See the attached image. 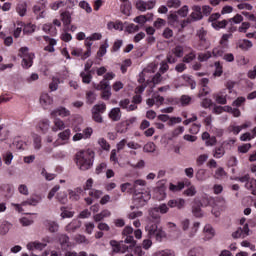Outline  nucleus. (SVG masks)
<instances>
[{
    "mask_svg": "<svg viewBox=\"0 0 256 256\" xmlns=\"http://www.w3.org/2000/svg\"><path fill=\"white\" fill-rule=\"evenodd\" d=\"M177 14H178L180 17H187V15L189 14V6L184 5L182 8H180V9L177 11Z\"/></svg>",
    "mask_w": 256,
    "mask_h": 256,
    "instance_id": "nucleus-62",
    "label": "nucleus"
},
{
    "mask_svg": "<svg viewBox=\"0 0 256 256\" xmlns=\"http://www.w3.org/2000/svg\"><path fill=\"white\" fill-rule=\"evenodd\" d=\"M45 247H47V243H41L38 241L29 242L27 244V249L29 251H33V249H36L37 251H43V249H45Z\"/></svg>",
    "mask_w": 256,
    "mask_h": 256,
    "instance_id": "nucleus-23",
    "label": "nucleus"
},
{
    "mask_svg": "<svg viewBox=\"0 0 256 256\" xmlns=\"http://www.w3.org/2000/svg\"><path fill=\"white\" fill-rule=\"evenodd\" d=\"M88 195L89 197L85 198L84 201L87 205H93V199H99L103 195V191L91 189Z\"/></svg>",
    "mask_w": 256,
    "mask_h": 256,
    "instance_id": "nucleus-12",
    "label": "nucleus"
},
{
    "mask_svg": "<svg viewBox=\"0 0 256 256\" xmlns=\"http://www.w3.org/2000/svg\"><path fill=\"white\" fill-rule=\"evenodd\" d=\"M152 20H153V14L140 15L134 18V23H138L139 25H145L146 21H152Z\"/></svg>",
    "mask_w": 256,
    "mask_h": 256,
    "instance_id": "nucleus-31",
    "label": "nucleus"
},
{
    "mask_svg": "<svg viewBox=\"0 0 256 256\" xmlns=\"http://www.w3.org/2000/svg\"><path fill=\"white\" fill-rule=\"evenodd\" d=\"M167 206L170 207V209H185V199L183 198H177V199H171L168 201Z\"/></svg>",
    "mask_w": 256,
    "mask_h": 256,
    "instance_id": "nucleus-11",
    "label": "nucleus"
},
{
    "mask_svg": "<svg viewBox=\"0 0 256 256\" xmlns=\"http://www.w3.org/2000/svg\"><path fill=\"white\" fill-rule=\"evenodd\" d=\"M39 201H41V198H29L26 201H23L21 204H13V205L16 211H18V213H23V207L27 205H31L32 207H35L37 206Z\"/></svg>",
    "mask_w": 256,
    "mask_h": 256,
    "instance_id": "nucleus-9",
    "label": "nucleus"
},
{
    "mask_svg": "<svg viewBox=\"0 0 256 256\" xmlns=\"http://www.w3.org/2000/svg\"><path fill=\"white\" fill-rule=\"evenodd\" d=\"M43 39L48 43V45L44 47V51H47L48 53H55V45H57V41L49 36H43Z\"/></svg>",
    "mask_w": 256,
    "mask_h": 256,
    "instance_id": "nucleus-18",
    "label": "nucleus"
},
{
    "mask_svg": "<svg viewBox=\"0 0 256 256\" xmlns=\"http://www.w3.org/2000/svg\"><path fill=\"white\" fill-rule=\"evenodd\" d=\"M238 49H241L242 51H249L251 47H253V42L251 40L244 39L237 44Z\"/></svg>",
    "mask_w": 256,
    "mask_h": 256,
    "instance_id": "nucleus-32",
    "label": "nucleus"
},
{
    "mask_svg": "<svg viewBox=\"0 0 256 256\" xmlns=\"http://www.w3.org/2000/svg\"><path fill=\"white\" fill-rule=\"evenodd\" d=\"M60 17L64 27H69L71 25V14L69 12H62Z\"/></svg>",
    "mask_w": 256,
    "mask_h": 256,
    "instance_id": "nucleus-40",
    "label": "nucleus"
},
{
    "mask_svg": "<svg viewBox=\"0 0 256 256\" xmlns=\"http://www.w3.org/2000/svg\"><path fill=\"white\" fill-rule=\"evenodd\" d=\"M231 34H223L220 39L219 45L213 48V57H224L225 52L229 49V38Z\"/></svg>",
    "mask_w": 256,
    "mask_h": 256,
    "instance_id": "nucleus-3",
    "label": "nucleus"
},
{
    "mask_svg": "<svg viewBox=\"0 0 256 256\" xmlns=\"http://www.w3.org/2000/svg\"><path fill=\"white\" fill-rule=\"evenodd\" d=\"M191 101H193V98H191V96L182 95L179 100L176 99L174 101V104L179 105V103H180L182 107H187V106L191 105Z\"/></svg>",
    "mask_w": 256,
    "mask_h": 256,
    "instance_id": "nucleus-25",
    "label": "nucleus"
},
{
    "mask_svg": "<svg viewBox=\"0 0 256 256\" xmlns=\"http://www.w3.org/2000/svg\"><path fill=\"white\" fill-rule=\"evenodd\" d=\"M192 213L194 217H202L203 213L201 212V206L200 205H194L192 207Z\"/></svg>",
    "mask_w": 256,
    "mask_h": 256,
    "instance_id": "nucleus-63",
    "label": "nucleus"
},
{
    "mask_svg": "<svg viewBox=\"0 0 256 256\" xmlns=\"http://www.w3.org/2000/svg\"><path fill=\"white\" fill-rule=\"evenodd\" d=\"M209 78H202L200 80V90L198 93V97H207L211 93V88H209Z\"/></svg>",
    "mask_w": 256,
    "mask_h": 256,
    "instance_id": "nucleus-10",
    "label": "nucleus"
},
{
    "mask_svg": "<svg viewBox=\"0 0 256 256\" xmlns=\"http://www.w3.org/2000/svg\"><path fill=\"white\" fill-rule=\"evenodd\" d=\"M110 245L113 248V253H125L129 249V246H121V243L117 242V240H111Z\"/></svg>",
    "mask_w": 256,
    "mask_h": 256,
    "instance_id": "nucleus-21",
    "label": "nucleus"
},
{
    "mask_svg": "<svg viewBox=\"0 0 256 256\" xmlns=\"http://www.w3.org/2000/svg\"><path fill=\"white\" fill-rule=\"evenodd\" d=\"M212 155L215 159H221V157L225 156V146L223 144L216 146L212 150Z\"/></svg>",
    "mask_w": 256,
    "mask_h": 256,
    "instance_id": "nucleus-26",
    "label": "nucleus"
},
{
    "mask_svg": "<svg viewBox=\"0 0 256 256\" xmlns=\"http://www.w3.org/2000/svg\"><path fill=\"white\" fill-rule=\"evenodd\" d=\"M69 115H71V112L64 107H60L51 112L52 117H69Z\"/></svg>",
    "mask_w": 256,
    "mask_h": 256,
    "instance_id": "nucleus-24",
    "label": "nucleus"
},
{
    "mask_svg": "<svg viewBox=\"0 0 256 256\" xmlns=\"http://www.w3.org/2000/svg\"><path fill=\"white\" fill-rule=\"evenodd\" d=\"M18 57H21V59H25L27 57H35V54L29 53L28 47H21L18 52Z\"/></svg>",
    "mask_w": 256,
    "mask_h": 256,
    "instance_id": "nucleus-41",
    "label": "nucleus"
},
{
    "mask_svg": "<svg viewBox=\"0 0 256 256\" xmlns=\"http://www.w3.org/2000/svg\"><path fill=\"white\" fill-rule=\"evenodd\" d=\"M163 103H165V98L161 95H159V93L154 92L151 96V98H148L146 100V104L148 105V107H153L156 106L157 109H159V107H161V105H163Z\"/></svg>",
    "mask_w": 256,
    "mask_h": 256,
    "instance_id": "nucleus-7",
    "label": "nucleus"
},
{
    "mask_svg": "<svg viewBox=\"0 0 256 256\" xmlns=\"http://www.w3.org/2000/svg\"><path fill=\"white\" fill-rule=\"evenodd\" d=\"M204 233H206L205 239H207V241L215 237V229L213 228V226H211V224L205 225Z\"/></svg>",
    "mask_w": 256,
    "mask_h": 256,
    "instance_id": "nucleus-36",
    "label": "nucleus"
},
{
    "mask_svg": "<svg viewBox=\"0 0 256 256\" xmlns=\"http://www.w3.org/2000/svg\"><path fill=\"white\" fill-rule=\"evenodd\" d=\"M229 133H233V135H239L241 133V126H236L235 124H231L228 127Z\"/></svg>",
    "mask_w": 256,
    "mask_h": 256,
    "instance_id": "nucleus-59",
    "label": "nucleus"
},
{
    "mask_svg": "<svg viewBox=\"0 0 256 256\" xmlns=\"http://www.w3.org/2000/svg\"><path fill=\"white\" fill-rule=\"evenodd\" d=\"M35 56H26V58H22V67L23 69H29L33 67V59Z\"/></svg>",
    "mask_w": 256,
    "mask_h": 256,
    "instance_id": "nucleus-42",
    "label": "nucleus"
},
{
    "mask_svg": "<svg viewBox=\"0 0 256 256\" xmlns=\"http://www.w3.org/2000/svg\"><path fill=\"white\" fill-rule=\"evenodd\" d=\"M60 83L61 81L59 80V78H53L52 82L49 84L50 91H57V89H59Z\"/></svg>",
    "mask_w": 256,
    "mask_h": 256,
    "instance_id": "nucleus-58",
    "label": "nucleus"
},
{
    "mask_svg": "<svg viewBox=\"0 0 256 256\" xmlns=\"http://www.w3.org/2000/svg\"><path fill=\"white\" fill-rule=\"evenodd\" d=\"M44 225L47 227L50 233H57L59 231V224L55 221L47 220Z\"/></svg>",
    "mask_w": 256,
    "mask_h": 256,
    "instance_id": "nucleus-33",
    "label": "nucleus"
},
{
    "mask_svg": "<svg viewBox=\"0 0 256 256\" xmlns=\"http://www.w3.org/2000/svg\"><path fill=\"white\" fill-rule=\"evenodd\" d=\"M97 99V96L94 94L93 91H88L86 93V100L89 105H93Z\"/></svg>",
    "mask_w": 256,
    "mask_h": 256,
    "instance_id": "nucleus-56",
    "label": "nucleus"
},
{
    "mask_svg": "<svg viewBox=\"0 0 256 256\" xmlns=\"http://www.w3.org/2000/svg\"><path fill=\"white\" fill-rule=\"evenodd\" d=\"M209 177V175H207V170L206 169H199L196 174H195V178L197 179V181H207V178Z\"/></svg>",
    "mask_w": 256,
    "mask_h": 256,
    "instance_id": "nucleus-39",
    "label": "nucleus"
},
{
    "mask_svg": "<svg viewBox=\"0 0 256 256\" xmlns=\"http://www.w3.org/2000/svg\"><path fill=\"white\" fill-rule=\"evenodd\" d=\"M40 105L44 109H48L49 105H53V97L49 96L48 93H42L40 96Z\"/></svg>",
    "mask_w": 256,
    "mask_h": 256,
    "instance_id": "nucleus-20",
    "label": "nucleus"
},
{
    "mask_svg": "<svg viewBox=\"0 0 256 256\" xmlns=\"http://www.w3.org/2000/svg\"><path fill=\"white\" fill-rule=\"evenodd\" d=\"M246 189H249L250 191H256V180L254 178L248 179V181L245 184Z\"/></svg>",
    "mask_w": 256,
    "mask_h": 256,
    "instance_id": "nucleus-55",
    "label": "nucleus"
},
{
    "mask_svg": "<svg viewBox=\"0 0 256 256\" xmlns=\"http://www.w3.org/2000/svg\"><path fill=\"white\" fill-rule=\"evenodd\" d=\"M213 99L218 103V105H227V91L222 90L220 92L213 94Z\"/></svg>",
    "mask_w": 256,
    "mask_h": 256,
    "instance_id": "nucleus-16",
    "label": "nucleus"
},
{
    "mask_svg": "<svg viewBox=\"0 0 256 256\" xmlns=\"http://www.w3.org/2000/svg\"><path fill=\"white\" fill-rule=\"evenodd\" d=\"M149 221L161 223V214L157 207L149 210Z\"/></svg>",
    "mask_w": 256,
    "mask_h": 256,
    "instance_id": "nucleus-22",
    "label": "nucleus"
},
{
    "mask_svg": "<svg viewBox=\"0 0 256 256\" xmlns=\"http://www.w3.org/2000/svg\"><path fill=\"white\" fill-rule=\"evenodd\" d=\"M185 131V127L179 126L175 128L172 133L171 137L169 138L170 140L175 139V137H179V135H182V133Z\"/></svg>",
    "mask_w": 256,
    "mask_h": 256,
    "instance_id": "nucleus-51",
    "label": "nucleus"
},
{
    "mask_svg": "<svg viewBox=\"0 0 256 256\" xmlns=\"http://www.w3.org/2000/svg\"><path fill=\"white\" fill-rule=\"evenodd\" d=\"M82 135L84 139H91V135H93V128L87 127L83 130Z\"/></svg>",
    "mask_w": 256,
    "mask_h": 256,
    "instance_id": "nucleus-64",
    "label": "nucleus"
},
{
    "mask_svg": "<svg viewBox=\"0 0 256 256\" xmlns=\"http://www.w3.org/2000/svg\"><path fill=\"white\" fill-rule=\"evenodd\" d=\"M145 231H147L150 239H155L158 243H161L167 237V234L157 222L148 221Z\"/></svg>",
    "mask_w": 256,
    "mask_h": 256,
    "instance_id": "nucleus-2",
    "label": "nucleus"
},
{
    "mask_svg": "<svg viewBox=\"0 0 256 256\" xmlns=\"http://www.w3.org/2000/svg\"><path fill=\"white\" fill-rule=\"evenodd\" d=\"M0 189L3 191V195L6 199H10V197L13 196V186L11 184H3Z\"/></svg>",
    "mask_w": 256,
    "mask_h": 256,
    "instance_id": "nucleus-30",
    "label": "nucleus"
},
{
    "mask_svg": "<svg viewBox=\"0 0 256 256\" xmlns=\"http://www.w3.org/2000/svg\"><path fill=\"white\" fill-rule=\"evenodd\" d=\"M133 199L134 205H136V207H145L147 201L151 199V194H149L147 191L137 192V190H135Z\"/></svg>",
    "mask_w": 256,
    "mask_h": 256,
    "instance_id": "nucleus-5",
    "label": "nucleus"
},
{
    "mask_svg": "<svg viewBox=\"0 0 256 256\" xmlns=\"http://www.w3.org/2000/svg\"><path fill=\"white\" fill-rule=\"evenodd\" d=\"M108 117L111 121H121V108H113Z\"/></svg>",
    "mask_w": 256,
    "mask_h": 256,
    "instance_id": "nucleus-29",
    "label": "nucleus"
},
{
    "mask_svg": "<svg viewBox=\"0 0 256 256\" xmlns=\"http://www.w3.org/2000/svg\"><path fill=\"white\" fill-rule=\"evenodd\" d=\"M95 152L93 150H81L75 155L76 165L80 171H88L93 167Z\"/></svg>",
    "mask_w": 256,
    "mask_h": 256,
    "instance_id": "nucleus-1",
    "label": "nucleus"
},
{
    "mask_svg": "<svg viewBox=\"0 0 256 256\" xmlns=\"http://www.w3.org/2000/svg\"><path fill=\"white\" fill-rule=\"evenodd\" d=\"M112 79H115V73L108 72L104 75V78L100 81L99 85L105 89L106 87H109V81H112Z\"/></svg>",
    "mask_w": 256,
    "mask_h": 256,
    "instance_id": "nucleus-28",
    "label": "nucleus"
},
{
    "mask_svg": "<svg viewBox=\"0 0 256 256\" xmlns=\"http://www.w3.org/2000/svg\"><path fill=\"white\" fill-rule=\"evenodd\" d=\"M122 235L126 237L124 243H127L130 249H133V247L137 245V241H135V238L133 237V227L126 226L122 231Z\"/></svg>",
    "mask_w": 256,
    "mask_h": 256,
    "instance_id": "nucleus-6",
    "label": "nucleus"
},
{
    "mask_svg": "<svg viewBox=\"0 0 256 256\" xmlns=\"http://www.w3.org/2000/svg\"><path fill=\"white\" fill-rule=\"evenodd\" d=\"M2 157L5 165H11L13 161V153L11 151H7L2 155Z\"/></svg>",
    "mask_w": 256,
    "mask_h": 256,
    "instance_id": "nucleus-50",
    "label": "nucleus"
},
{
    "mask_svg": "<svg viewBox=\"0 0 256 256\" xmlns=\"http://www.w3.org/2000/svg\"><path fill=\"white\" fill-rule=\"evenodd\" d=\"M230 25L236 24L239 25V23H243V16L241 14H236L233 18L228 19Z\"/></svg>",
    "mask_w": 256,
    "mask_h": 256,
    "instance_id": "nucleus-57",
    "label": "nucleus"
},
{
    "mask_svg": "<svg viewBox=\"0 0 256 256\" xmlns=\"http://www.w3.org/2000/svg\"><path fill=\"white\" fill-rule=\"evenodd\" d=\"M94 87L98 91H102V99H104L105 101H109V99L111 98V86H107L106 88H104L103 86H101V84H94Z\"/></svg>",
    "mask_w": 256,
    "mask_h": 256,
    "instance_id": "nucleus-19",
    "label": "nucleus"
},
{
    "mask_svg": "<svg viewBox=\"0 0 256 256\" xmlns=\"http://www.w3.org/2000/svg\"><path fill=\"white\" fill-rule=\"evenodd\" d=\"M80 77L82 79V83H84L85 85H89V83H91V81H93V75L92 72H81L80 73Z\"/></svg>",
    "mask_w": 256,
    "mask_h": 256,
    "instance_id": "nucleus-38",
    "label": "nucleus"
},
{
    "mask_svg": "<svg viewBox=\"0 0 256 256\" xmlns=\"http://www.w3.org/2000/svg\"><path fill=\"white\" fill-rule=\"evenodd\" d=\"M184 48L181 45H177L175 48L172 49V55H174L177 58L183 57Z\"/></svg>",
    "mask_w": 256,
    "mask_h": 256,
    "instance_id": "nucleus-48",
    "label": "nucleus"
},
{
    "mask_svg": "<svg viewBox=\"0 0 256 256\" xmlns=\"http://www.w3.org/2000/svg\"><path fill=\"white\" fill-rule=\"evenodd\" d=\"M225 175H227V173L225 172V169H223V167H219L216 171H215V179H222V177H225Z\"/></svg>",
    "mask_w": 256,
    "mask_h": 256,
    "instance_id": "nucleus-60",
    "label": "nucleus"
},
{
    "mask_svg": "<svg viewBox=\"0 0 256 256\" xmlns=\"http://www.w3.org/2000/svg\"><path fill=\"white\" fill-rule=\"evenodd\" d=\"M16 11L18 15H20V17H25V15H27V3L22 2L18 4L16 7Z\"/></svg>",
    "mask_w": 256,
    "mask_h": 256,
    "instance_id": "nucleus-43",
    "label": "nucleus"
},
{
    "mask_svg": "<svg viewBox=\"0 0 256 256\" xmlns=\"http://www.w3.org/2000/svg\"><path fill=\"white\" fill-rule=\"evenodd\" d=\"M81 227V222L79 220H73L71 223H69L66 226V231L68 233H74V231H77Z\"/></svg>",
    "mask_w": 256,
    "mask_h": 256,
    "instance_id": "nucleus-35",
    "label": "nucleus"
},
{
    "mask_svg": "<svg viewBox=\"0 0 256 256\" xmlns=\"http://www.w3.org/2000/svg\"><path fill=\"white\" fill-rule=\"evenodd\" d=\"M107 49H109V41L106 39L97 52L98 57H104L107 53Z\"/></svg>",
    "mask_w": 256,
    "mask_h": 256,
    "instance_id": "nucleus-45",
    "label": "nucleus"
},
{
    "mask_svg": "<svg viewBox=\"0 0 256 256\" xmlns=\"http://www.w3.org/2000/svg\"><path fill=\"white\" fill-rule=\"evenodd\" d=\"M196 57H197V54L195 50H191L190 53L186 54L183 57V63H191V61H195Z\"/></svg>",
    "mask_w": 256,
    "mask_h": 256,
    "instance_id": "nucleus-47",
    "label": "nucleus"
},
{
    "mask_svg": "<svg viewBox=\"0 0 256 256\" xmlns=\"http://www.w3.org/2000/svg\"><path fill=\"white\" fill-rule=\"evenodd\" d=\"M71 137V129H66L58 134V139L54 142V147L65 145Z\"/></svg>",
    "mask_w": 256,
    "mask_h": 256,
    "instance_id": "nucleus-8",
    "label": "nucleus"
},
{
    "mask_svg": "<svg viewBox=\"0 0 256 256\" xmlns=\"http://www.w3.org/2000/svg\"><path fill=\"white\" fill-rule=\"evenodd\" d=\"M215 66V77H221L223 75V65H221V62L217 61L214 63Z\"/></svg>",
    "mask_w": 256,
    "mask_h": 256,
    "instance_id": "nucleus-54",
    "label": "nucleus"
},
{
    "mask_svg": "<svg viewBox=\"0 0 256 256\" xmlns=\"http://www.w3.org/2000/svg\"><path fill=\"white\" fill-rule=\"evenodd\" d=\"M152 256H175V252L173 250H161L155 252Z\"/></svg>",
    "mask_w": 256,
    "mask_h": 256,
    "instance_id": "nucleus-53",
    "label": "nucleus"
},
{
    "mask_svg": "<svg viewBox=\"0 0 256 256\" xmlns=\"http://www.w3.org/2000/svg\"><path fill=\"white\" fill-rule=\"evenodd\" d=\"M105 111H107V105H105V103L102 104H96L94 105V107L92 108V113H105Z\"/></svg>",
    "mask_w": 256,
    "mask_h": 256,
    "instance_id": "nucleus-46",
    "label": "nucleus"
},
{
    "mask_svg": "<svg viewBox=\"0 0 256 256\" xmlns=\"http://www.w3.org/2000/svg\"><path fill=\"white\" fill-rule=\"evenodd\" d=\"M57 240L60 243L62 251H67L71 247V241H69V236L66 234H58Z\"/></svg>",
    "mask_w": 256,
    "mask_h": 256,
    "instance_id": "nucleus-13",
    "label": "nucleus"
},
{
    "mask_svg": "<svg viewBox=\"0 0 256 256\" xmlns=\"http://www.w3.org/2000/svg\"><path fill=\"white\" fill-rule=\"evenodd\" d=\"M79 7H81V9L86 10V13H92L93 12V8H91V5H89L87 3V1H81L79 3Z\"/></svg>",
    "mask_w": 256,
    "mask_h": 256,
    "instance_id": "nucleus-61",
    "label": "nucleus"
},
{
    "mask_svg": "<svg viewBox=\"0 0 256 256\" xmlns=\"http://www.w3.org/2000/svg\"><path fill=\"white\" fill-rule=\"evenodd\" d=\"M38 127L42 133H47L49 131V120H41L38 124Z\"/></svg>",
    "mask_w": 256,
    "mask_h": 256,
    "instance_id": "nucleus-49",
    "label": "nucleus"
},
{
    "mask_svg": "<svg viewBox=\"0 0 256 256\" xmlns=\"http://www.w3.org/2000/svg\"><path fill=\"white\" fill-rule=\"evenodd\" d=\"M42 31H44V33H48V35H51V37H56L57 35V28L51 23L44 24Z\"/></svg>",
    "mask_w": 256,
    "mask_h": 256,
    "instance_id": "nucleus-27",
    "label": "nucleus"
},
{
    "mask_svg": "<svg viewBox=\"0 0 256 256\" xmlns=\"http://www.w3.org/2000/svg\"><path fill=\"white\" fill-rule=\"evenodd\" d=\"M228 25H230L229 20L216 21L212 23V27L217 30L225 29Z\"/></svg>",
    "mask_w": 256,
    "mask_h": 256,
    "instance_id": "nucleus-44",
    "label": "nucleus"
},
{
    "mask_svg": "<svg viewBox=\"0 0 256 256\" xmlns=\"http://www.w3.org/2000/svg\"><path fill=\"white\" fill-rule=\"evenodd\" d=\"M17 25L18 27H23L24 35H33V32L37 29V25L31 23L25 24L24 22L18 21Z\"/></svg>",
    "mask_w": 256,
    "mask_h": 256,
    "instance_id": "nucleus-15",
    "label": "nucleus"
},
{
    "mask_svg": "<svg viewBox=\"0 0 256 256\" xmlns=\"http://www.w3.org/2000/svg\"><path fill=\"white\" fill-rule=\"evenodd\" d=\"M196 37L198 38V44L196 46L198 51H205V49H209L211 43L207 40V30H205V28L197 30Z\"/></svg>",
    "mask_w": 256,
    "mask_h": 256,
    "instance_id": "nucleus-4",
    "label": "nucleus"
},
{
    "mask_svg": "<svg viewBox=\"0 0 256 256\" xmlns=\"http://www.w3.org/2000/svg\"><path fill=\"white\" fill-rule=\"evenodd\" d=\"M249 235V225L245 224L243 228H238L233 234V239H245Z\"/></svg>",
    "mask_w": 256,
    "mask_h": 256,
    "instance_id": "nucleus-14",
    "label": "nucleus"
},
{
    "mask_svg": "<svg viewBox=\"0 0 256 256\" xmlns=\"http://www.w3.org/2000/svg\"><path fill=\"white\" fill-rule=\"evenodd\" d=\"M213 57V53L211 51H207L205 53H200L198 55V61L204 62V61H209Z\"/></svg>",
    "mask_w": 256,
    "mask_h": 256,
    "instance_id": "nucleus-52",
    "label": "nucleus"
},
{
    "mask_svg": "<svg viewBox=\"0 0 256 256\" xmlns=\"http://www.w3.org/2000/svg\"><path fill=\"white\" fill-rule=\"evenodd\" d=\"M65 129V122L63 120L56 118L54 120V126L52 127V131L57 133V131H63Z\"/></svg>",
    "mask_w": 256,
    "mask_h": 256,
    "instance_id": "nucleus-37",
    "label": "nucleus"
},
{
    "mask_svg": "<svg viewBox=\"0 0 256 256\" xmlns=\"http://www.w3.org/2000/svg\"><path fill=\"white\" fill-rule=\"evenodd\" d=\"M120 189L122 191V193H129L130 195L132 193H135V185H133L132 183L126 182L124 184H121Z\"/></svg>",
    "mask_w": 256,
    "mask_h": 256,
    "instance_id": "nucleus-34",
    "label": "nucleus"
},
{
    "mask_svg": "<svg viewBox=\"0 0 256 256\" xmlns=\"http://www.w3.org/2000/svg\"><path fill=\"white\" fill-rule=\"evenodd\" d=\"M163 81V77L161 73H156L151 80H147V85L150 88L149 93H153V89H155V85H159Z\"/></svg>",
    "mask_w": 256,
    "mask_h": 256,
    "instance_id": "nucleus-17",
    "label": "nucleus"
}]
</instances>
